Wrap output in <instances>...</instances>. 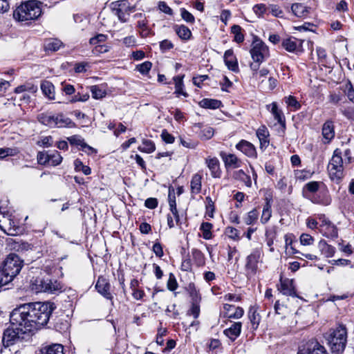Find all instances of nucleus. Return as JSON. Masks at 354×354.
Here are the masks:
<instances>
[{"label":"nucleus","mask_w":354,"mask_h":354,"mask_svg":"<svg viewBox=\"0 0 354 354\" xmlns=\"http://www.w3.org/2000/svg\"><path fill=\"white\" fill-rule=\"evenodd\" d=\"M223 60L225 66L230 71L236 73L239 72L238 60L232 48L225 50Z\"/></svg>","instance_id":"21"},{"label":"nucleus","mask_w":354,"mask_h":354,"mask_svg":"<svg viewBox=\"0 0 354 354\" xmlns=\"http://www.w3.org/2000/svg\"><path fill=\"white\" fill-rule=\"evenodd\" d=\"M149 21L146 17L137 22L136 27L140 30V36L146 38L155 35L154 32L149 27Z\"/></svg>","instance_id":"31"},{"label":"nucleus","mask_w":354,"mask_h":354,"mask_svg":"<svg viewBox=\"0 0 354 354\" xmlns=\"http://www.w3.org/2000/svg\"><path fill=\"white\" fill-rule=\"evenodd\" d=\"M106 84L93 85L89 87L92 97L95 100L104 98L107 93L106 90Z\"/></svg>","instance_id":"34"},{"label":"nucleus","mask_w":354,"mask_h":354,"mask_svg":"<svg viewBox=\"0 0 354 354\" xmlns=\"http://www.w3.org/2000/svg\"><path fill=\"white\" fill-rule=\"evenodd\" d=\"M205 162L210 171V174L214 178H221L222 176V169L218 159L216 157L208 156L205 158Z\"/></svg>","instance_id":"18"},{"label":"nucleus","mask_w":354,"mask_h":354,"mask_svg":"<svg viewBox=\"0 0 354 354\" xmlns=\"http://www.w3.org/2000/svg\"><path fill=\"white\" fill-rule=\"evenodd\" d=\"M320 184H323V183L319 181L307 183L302 187V196L314 204L323 206L329 205L332 202L329 190L325 185L320 187Z\"/></svg>","instance_id":"3"},{"label":"nucleus","mask_w":354,"mask_h":354,"mask_svg":"<svg viewBox=\"0 0 354 354\" xmlns=\"http://www.w3.org/2000/svg\"><path fill=\"white\" fill-rule=\"evenodd\" d=\"M37 120L43 125L53 128L54 115H49L47 113H41L37 115Z\"/></svg>","instance_id":"50"},{"label":"nucleus","mask_w":354,"mask_h":354,"mask_svg":"<svg viewBox=\"0 0 354 354\" xmlns=\"http://www.w3.org/2000/svg\"><path fill=\"white\" fill-rule=\"evenodd\" d=\"M251 57L254 62H263L270 57L268 46L257 37H255L254 41L250 50Z\"/></svg>","instance_id":"9"},{"label":"nucleus","mask_w":354,"mask_h":354,"mask_svg":"<svg viewBox=\"0 0 354 354\" xmlns=\"http://www.w3.org/2000/svg\"><path fill=\"white\" fill-rule=\"evenodd\" d=\"M49 162L48 163V166H53L56 167L59 165L63 160V157L60 154V153L57 151L54 150L53 151L49 153Z\"/></svg>","instance_id":"51"},{"label":"nucleus","mask_w":354,"mask_h":354,"mask_svg":"<svg viewBox=\"0 0 354 354\" xmlns=\"http://www.w3.org/2000/svg\"><path fill=\"white\" fill-rule=\"evenodd\" d=\"M107 39L108 36L106 35L98 33L89 39V44L93 46L99 45L100 43L106 41Z\"/></svg>","instance_id":"64"},{"label":"nucleus","mask_w":354,"mask_h":354,"mask_svg":"<svg viewBox=\"0 0 354 354\" xmlns=\"http://www.w3.org/2000/svg\"><path fill=\"white\" fill-rule=\"evenodd\" d=\"M73 165L76 172H82L86 176L91 174V168L88 165H84L80 158H76L73 161Z\"/></svg>","instance_id":"47"},{"label":"nucleus","mask_w":354,"mask_h":354,"mask_svg":"<svg viewBox=\"0 0 354 354\" xmlns=\"http://www.w3.org/2000/svg\"><path fill=\"white\" fill-rule=\"evenodd\" d=\"M280 292L286 296L297 297L294 281L292 279H286L280 280Z\"/></svg>","instance_id":"23"},{"label":"nucleus","mask_w":354,"mask_h":354,"mask_svg":"<svg viewBox=\"0 0 354 354\" xmlns=\"http://www.w3.org/2000/svg\"><path fill=\"white\" fill-rule=\"evenodd\" d=\"M262 250L260 248H255L246 257L245 270L248 279L256 275L259 269V264L262 262Z\"/></svg>","instance_id":"8"},{"label":"nucleus","mask_w":354,"mask_h":354,"mask_svg":"<svg viewBox=\"0 0 354 354\" xmlns=\"http://www.w3.org/2000/svg\"><path fill=\"white\" fill-rule=\"evenodd\" d=\"M73 66L75 73H84L87 71L86 68L91 66L90 63L87 62H74Z\"/></svg>","instance_id":"56"},{"label":"nucleus","mask_w":354,"mask_h":354,"mask_svg":"<svg viewBox=\"0 0 354 354\" xmlns=\"http://www.w3.org/2000/svg\"><path fill=\"white\" fill-rule=\"evenodd\" d=\"M230 29L231 33L234 35L233 41L238 44L243 43L245 39V34L242 27L239 25L234 24L231 26Z\"/></svg>","instance_id":"38"},{"label":"nucleus","mask_w":354,"mask_h":354,"mask_svg":"<svg viewBox=\"0 0 354 354\" xmlns=\"http://www.w3.org/2000/svg\"><path fill=\"white\" fill-rule=\"evenodd\" d=\"M95 288L97 292L107 299L112 300L113 296L110 292L111 284L104 277H98L95 284Z\"/></svg>","instance_id":"20"},{"label":"nucleus","mask_w":354,"mask_h":354,"mask_svg":"<svg viewBox=\"0 0 354 354\" xmlns=\"http://www.w3.org/2000/svg\"><path fill=\"white\" fill-rule=\"evenodd\" d=\"M322 135L323 136V143L324 145L330 144L335 136V125L332 120H326L322 125Z\"/></svg>","instance_id":"17"},{"label":"nucleus","mask_w":354,"mask_h":354,"mask_svg":"<svg viewBox=\"0 0 354 354\" xmlns=\"http://www.w3.org/2000/svg\"><path fill=\"white\" fill-rule=\"evenodd\" d=\"M319 231L324 236L334 239L337 237V228L332 223H321Z\"/></svg>","instance_id":"24"},{"label":"nucleus","mask_w":354,"mask_h":354,"mask_svg":"<svg viewBox=\"0 0 354 354\" xmlns=\"http://www.w3.org/2000/svg\"><path fill=\"white\" fill-rule=\"evenodd\" d=\"M55 308L54 304L50 302H32L15 308L10 315L11 327L6 329L3 334L4 346L15 344L20 341L21 335L46 325Z\"/></svg>","instance_id":"1"},{"label":"nucleus","mask_w":354,"mask_h":354,"mask_svg":"<svg viewBox=\"0 0 354 354\" xmlns=\"http://www.w3.org/2000/svg\"><path fill=\"white\" fill-rule=\"evenodd\" d=\"M62 45V42L58 39H50L44 44L46 51H57Z\"/></svg>","instance_id":"49"},{"label":"nucleus","mask_w":354,"mask_h":354,"mask_svg":"<svg viewBox=\"0 0 354 354\" xmlns=\"http://www.w3.org/2000/svg\"><path fill=\"white\" fill-rule=\"evenodd\" d=\"M298 354H328L325 347L317 339H312L299 348Z\"/></svg>","instance_id":"12"},{"label":"nucleus","mask_w":354,"mask_h":354,"mask_svg":"<svg viewBox=\"0 0 354 354\" xmlns=\"http://www.w3.org/2000/svg\"><path fill=\"white\" fill-rule=\"evenodd\" d=\"M57 128H76L77 124L71 118L65 117L63 113H59V123H56Z\"/></svg>","instance_id":"44"},{"label":"nucleus","mask_w":354,"mask_h":354,"mask_svg":"<svg viewBox=\"0 0 354 354\" xmlns=\"http://www.w3.org/2000/svg\"><path fill=\"white\" fill-rule=\"evenodd\" d=\"M318 248L322 254L327 258L333 257L336 251L335 247L328 244L324 240L319 242Z\"/></svg>","instance_id":"37"},{"label":"nucleus","mask_w":354,"mask_h":354,"mask_svg":"<svg viewBox=\"0 0 354 354\" xmlns=\"http://www.w3.org/2000/svg\"><path fill=\"white\" fill-rule=\"evenodd\" d=\"M225 310V316L228 318L239 319L244 313V310L241 307H236L230 304H225L223 306Z\"/></svg>","instance_id":"25"},{"label":"nucleus","mask_w":354,"mask_h":354,"mask_svg":"<svg viewBox=\"0 0 354 354\" xmlns=\"http://www.w3.org/2000/svg\"><path fill=\"white\" fill-rule=\"evenodd\" d=\"M42 5L43 3L39 0H27L17 3L12 12L13 18L26 25L30 24L41 16Z\"/></svg>","instance_id":"2"},{"label":"nucleus","mask_w":354,"mask_h":354,"mask_svg":"<svg viewBox=\"0 0 354 354\" xmlns=\"http://www.w3.org/2000/svg\"><path fill=\"white\" fill-rule=\"evenodd\" d=\"M185 74H180L173 77L172 80L175 86V91L174 94L176 97L180 95L187 97H189L188 93L185 91V86L184 84Z\"/></svg>","instance_id":"22"},{"label":"nucleus","mask_w":354,"mask_h":354,"mask_svg":"<svg viewBox=\"0 0 354 354\" xmlns=\"http://www.w3.org/2000/svg\"><path fill=\"white\" fill-rule=\"evenodd\" d=\"M23 263L24 261L21 259L17 254L14 253L8 254L3 261L1 268V273L5 280L3 281V279H1L0 286L12 281L20 272L23 267Z\"/></svg>","instance_id":"5"},{"label":"nucleus","mask_w":354,"mask_h":354,"mask_svg":"<svg viewBox=\"0 0 354 354\" xmlns=\"http://www.w3.org/2000/svg\"><path fill=\"white\" fill-rule=\"evenodd\" d=\"M329 176L331 180L335 182L337 184H339L342 182L344 178V167H332L329 172Z\"/></svg>","instance_id":"41"},{"label":"nucleus","mask_w":354,"mask_h":354,"mask_svg":"<svg viewBox=\"0 0 354 354\" xmlns=\"http://www.w3.org/2000/svg\"><path fill=\"white\" fill-rule=\"evenodd\" d=\"M90 95L88 93H81L80 92H78L76 94H74L73 96H72L71 99L70 100V103L73 104L76 103L77 102H86L89 100Z\"/></svg>","instance_id":"59"},{"label":"nucleus","mask_w":354,"mask_h":354,"mask_svg":"<svg viewBox=\"0 0 354 354\" xmlns=\"http://www.w3.org/2000/svg\"><path fill=\"white\" fill-rule=\"evenodd\" d=\"M266 109L272 114L274 119L277 120L279 124L278 133L283 136L286 131V119L283 110L279 106L277 102H272L269 104H266Z\"/></svg>","instance_id":"10"},{"label":"nucleus","mask_w":354,"mask_h":354,"mask_svg":"<svg viewBox=\"0 0 354 354\" xmlns=\"http://www.w3.org/2000/svg\"><path fill=\"white\" fill-rule=\"evenodd\" d=\"M252 10L259 18H262L267 12L268 7L265 3H257L253 6Z\"/></svg>","instance_id":"57"},{"label":"nucleus","mask_w":354,"mask_h":354,"mask_svg":"<svg viewBox=\"0 0 354 354\" xmlns=\"http://www.w3.org/2000/svg\"><path fill=\"white\" fill-rule=\"evenodd\" d=\"M242 324L240 322H234L230 327L224 330L223 333L230 340L234 341L241 334Z\"/></svg>","instance_id":"26"},{"label":"nucleus","mask_w":354,"mask_h":354,"mask_svg":"<svg viewBox=\"0 0 354 354\" xmlns=\"http://www.w3.org/2000/svg\"><path fill=\"white\" fill-rule=\"evenodd\" d=\"M188 290L192 299V303H199L201 301L200 294L196 289L194 284L190 283L189 285Z\"/></svg>","instance_id":"62"},{"label":"nucleus","mask_w":354,"mask_h":354,"mask_svg":"<svg viewBox=\"0 0 354 354\" xmlns=\"http://www.w3.org/2000/svg\"><path fill=\"white\" fill-rule=\"evenodd\" d=\"M125 3V0H117L110 4L112 13L118 17L121 23H126L129 21Z\"/></svg>","instance_id":"13"},{"label":"nucleus","mask_w":354,"mask_h":354,"mask_svg":"<svg viewBox=\"0 0 354 354\" xmlns=\"http://www.w3.org/2000/svg\"><path fill=\"white\" fill-rule=\"evenodd\" d=\"M41 354H64V346L59 344H53L44 347L41 351Z\"/></svg>","instance_id":"45"},{"label":"nucleus","mask_w":354,"mask_h":354,"mask_svg":"<svg viewBox=\"0 0 354 354\" xmlns=\"http://www.w3.org/2000/svg\"><path fill=\"white\" fill-rule=\"evenodd\" d=\"M68 143L71 147H75L79 151V148H82L85 143V139L79 134H75L66 138Z\"/></svg>","instance_id":"46"},{"label":"nucleus","mask_w":354,"mask_h":354,"mask_svg":"<svg viewBox=\"0 0 354 354\" xmlns=\"http://www.w3.org/2000/svg\"><path fill=\"white\" fill-rule=\"evenodd\" d=\"M316 53L317 55L318 62L321 63L323 66H325L327 63V53L324 48L323 47H317Z\"/></svg>","instance_id":"58"},{"label":"nucleus","mask_w":354,"mask_h":354,"mask_svg":"<svg viewBox=\"0 0 354 354\" xmlns=\"http://www.w3.org/2000/svg\"><path fill=\"white\" fill-rule=\"evenodd\" d=\"M283 102L286 105V109L288 111L295 112L301 108V104L298 100L297 97L292 95L284 96Z\"/></svg>","instance_id":"27"},{"label":"nucleus","mask_w":354,"mask_h":354,"mask_svg":"<svg viewBox=\"0 0 354 354\" xmlns=\"http://www.w3.org/2000/svg\"><path fill=\"white\" fill-rule=\"evenodd\" d=\"M169 205L170 211L171 212L172 214L174 215L176 221H180L181 218L178 214V211L176 207V196H175V192L173 187L170 186L169 187Z\"/></svg>","instance_id":"28"},{"label":"nucleus","mask_w":354,"mask_h":354,"mask_svg":"<svg viewBox=\"0 0 354 354\" xmlns=\"http://www.w3.org/2000/svg\"><path fill=\"white\" fill-rule=\"evenodd\" d=\"M173 29L178 37L183 41H188L192 37V31L184 24H175L173 26Z\"/></svg>","instance_id":"29"},{"label":"nucleus","mask_w":354,"mask_h":354,"mask_svg":"<svg viewBox=\"0 0 354 354\" xmlns=\"http://www.w3.org/2000/svg\"><path fill=\"white\" fill-rule=\"evenodd\" d=\"M330 164L331 165L332 167H344V161L342 158V152L341 149L337 148L333 151V157L330 160Z\"/></svg>","instance_id":"43"},{"label":"nucleus","mask_w":354,"mask_h":354,"mask_svg":"<svg viewBox=\"0 0 354 354\" xmlns=\"http://www.w3.org/2000/svg\"><path fill=\"white\" fill-rule=\"evenodd\" d=\"M152 68V63L150 61H145L142 64L136 66V70L142 75H147Z\"/></svg>","instance_id":"53"},{"label":"nucleus","mask_w":354,"mask_h":354,"mask_svg":"<svg viewBox=\"0 0 354 354\" xmlns=\"http://www.w3.org/2000/svg\"><path fill=\"white\" fill-rule=\"evenodd\" d=\"M248 318L254 330H256L260 323L261 316L254 307H250L248 311Z\"/></svg>","instance_id":"42"},{"label":"nucleus","mask_w":354,"mask_h":354,"mask_svg":"<svg viewBox=\"0 0 354 354\" xmlns=\"http://www.w3.org/2000/svg\"><path fill=\"white\" fill-rule=\"evenodd\" d=\"M310 8L301 3H295L291 6L292 13L297 17H306L309 14Z\"/></svg>","instance_id":"36"},{"label":"nucleus","mask_w":354,"mask_h":354,"mask_svg":"<svg viewBox=\"0 0 354 354\" xmlns=\"http://www.w3.org/2000/svg\"><path fill=\"white\" fill-rule=\"evenodd\" d=\"M313 174L314 171H311L309 169H297L295 171V177L297 180L304 181L306 180L310 179L313 176Z\"/></svg>","instance_id":"52"},{"label":"nucleus","mask_w":354,"mask_h":354,"mask_svg":"<svg viewBox=\"0 0 354 354\" xmlns=\"http://www.w3.org/2000/svg\"><path fill=\"white\" fill-rule=\"evenodd\" d=\"M143 147L139 146L138 149L146 153H151L156 150V145L154 142L149 139H143L142 141Z\"/></svg>","instance_id":"48"},{"label":"nucleus","mask_w":354,"mask_h":354,"mask_svg":"<svg viewBox=\"0 0 354 354\" xmlns=\"http://www.w3.org/2000/svg\"><path fill=\"white\" fill-rule=\"evenodd\" d=\"M303 42V40L298 39L292 36H289L288 37L282 39L281 46L289 53L299 55L303 53L304 51Z\"/></svg>","instance_id":"11"},{"label":"nucleus","mask_w":354,"mask_h":354,"mask_svg":"<svg viewBox=\"0 0 354 354\" xmlns=\"http://www.w3.org/2000/svg\"><path fill=\"white\" fill-rule=\"evenodd\" d=\"M256 136L259 140V148L264 151L270 145V132L265 124H261L256 131Z\"/></svg>","instance_id":"19"},{"label":"nucleus","mask_w":354,"mask_h":354,"mask_svg":"<svg viewBox=\"0 0 354 354\" xmlns=\"http://www.w3.org/2000/svg\"><path fill=\"white\" fill-rule=\"evenodd\" d=\"M212 228V225L211 223H202L200 227V230L202 232V236L205 239H210L212 238V232L211 230Z\"/></svg>","instance_id":"54"},{"label":"nucleus","mask_w":354,"mask_h":354,"mask_svg":"<svg viewBox=\"0 0 354 354\" xmlns=\"http://www.w3.org/2000/svg\"><path fill=\"white\" fill-rule=\"evenodd\" d=\"M194 127L201 129L200 133L198 134V137L201 138V140H209L214 135V129L212 127H205L204 128H203V124L201 122L195 123Z\"/></svg>","instance_id":"35"},{"label":"nucleus","mask_w":354,"mask_h":354,"mask_svg":"<svg viewBox=\"0 0 354 354\" xmlns=\"http://www.w3.org/2000/svg\"><path fill=\"white\" fill-rule=\"evenodd\" d=\"M344 93L347 96L348 100L354 104V86L349 80L345 84Z\"/></svg>","instance_id":"55"},{"label":"nucleus","mask_w":354,"mask_h":354,"mask_svg":"<svg viewBox=\"0 0 354 354\" xmlns=\"http://www.w3.org/2000/svg\"><path fill=\"white\" fill-rule=\"evenodd\" d=\"M31 288L37 292L55 293L62 288V286L57 280L37 277L31 281Z\"/></svg>","instance_id":"7"},{"label":"nucleus","mask_w":354,"mask_h":354,"mask_svg":"<svg viewBox=\"0 0 354 354\" xmlns=\"http://www.w3.org/2000/svg\"><path fill=\"white\" fill-rule=\"evenodd\" d=\"M340 112L346 119L354 122V106L341 109Z\"/></svg>","instance_id":"63"},{"label":"nucleus","mask_w":354,"mask_h":354,"mask_svg":"<svg viewBox=\"0 0 354 354\" xmlns=\"http://www.w3.org/2000/svg\"><path fill=\"white\" fill-rule=\"evenodd\" d=\"M235 148L248 158L256 159L258 156L255 146L246 140H241L236 144Z\"/></svg>","instance_id":"16"},{"label":"nucleus","mask_w":354,"mask_h":354,"mask_svg":"<svg viewBox=\"0 0 354 354\" xmlns=\"http://www.w3.org/2000/svg\"><path fill=\"white\" fill-rule=\"evenodd\" d=\"M180 16L184 21L191 24H194L195 23L194 16L191 12H189L187 9H185V8H181L180 9Z\"/></svg>","instance_id":"60"},{"label":"nucleus","mask_w":354,"mask_h":354,"mask_svg":"<svg viewBox=\"0 0 354 354\" xmlns=\"http://www.w3.org/2000/svg\"><path fill=\"white\" fill-rule=\"evenodd\" d=\"M200 107L206 109L215 110L220 109L223 106V103L221 100L212 98H203L198 102Z\"/></svg>","instance_id":"32"},{"label":"nucleus","mask_w":354,"mask_h":354,"mask_svg":"<svg viewBox=\"0 0 354 354\" xmlns=\"http://www.w3.org/2000/svg\"><path fill=\"white\" fill-rule=\"evenodd\" d=\"M202 175L198 173L194 174L190 181V192L192 195H197L201 193L202 188Z\"/></svg>","instance_id":"33"},{"label":"nucleus","mask_w":354,"mask_h":354,"mask_svg":"<svg viewBox=\"0 0 354 354\" xmlns=\"http://www.w3.org/2000/svg\"><path fill=\"white\" fill-rule=\"evenodd\" d=\"M260 192H263L264 204L262 209L257 207L248 214V221H257L261 212V221H268L272 216V205L273 203V191L271 189H261Z\"/></svg>","instance_id":"6"},{"label":"nucleus","mask_w":354,"mask_h":354,"mask_svg":"<svg viewBox=\"0 0 354 354\" xmlns=\"http://www.w3.org/2000/svg\"><path fill=\"white\" fill-rule=\"evenodd\" d=\"M233 178L241 182H243L244 185L248 187H252V180L250 176L247 174L243 169H239L234 172Z\"/></svg>","instance_id":"40"},{"label":"nucleus","mask_w":354,"mask_h":354,"mask_svg":"<svg viewBox=\"0 0 354 354\" xmlns=\"http://www.w3.org/2000/svg\"><path fill=\"white\" fill-rule=\"evenodd\" d=\"M0 229L9 236H18L25 231L24 225L21 223H0Z\"/></svg>","instance_id":"15"},{"label":"nucleus","mask_w":354,"mask_h":354,"mask_svg":"<svg viewBox=\"0 0 354 354\" xmlns=\"http://www.w3.org/2000/svg\"><path fill=\"white\" fill-rule=\"evenodd\" d=\"M37 160L39 165L47 166L49 162L48 151H39L37 155Z\"/></svg>","instance_id":"61"},{"label":"nucleus","mask_w":354,"mask_h":354,"mask_svg":"<svg viewBox=\"0 0 354 354\" xmlns=\"http://www.w3.org/2000/svg\"><path fill=\"white\" fill-rule=\"evenodd\" d=\"M324 338L333 353L343 352L347 343L346 326L339 325L336 328L330 329L324 335Z\"/></svg>","instance_id":"4"},{"label":"nucleus","mask_w":354,"mask_h":354,"mask_svg":"<svg viewBox=\"0 0 354 354\" xmlns=\"http://www.w3.org/2000/svg\"><path fill=\"white\" fill-rule=\"evenodd\" d=\"M37 86L34 84L32 82H26L24 84L19 85L17 86L14 89V93L16 94L24 93V92H28L30 93H35L37 91Z\"/></svg>","instance_id":"39"},{"label":"nucleus","mask_w":354,"mask_h":354,"mask_svg":"<svg viewBox=\"0 0 354 354\" xmlns=\"http://www.w3.org/2000/svg\"><path fill=\"white\" fill-rule=\"evenodd\" d=\"M41 90L44 95L48 100H53L55 98V86L49 80H43L41 82Z\"/></svg>","instance_id":"30"},{"label":"nucleus","mask_w":354,"mask_h":354,"mask_svg":"<svg viewBox=\"0 0 354 354\" xmlns=\"http://www.w3.org/2000/svg\"><path fill=\"white\" fill-rule=\"evenodd\" d=\"M222 159L225 168L228 170L229 169H236L242 165V161L235 154L227 153L225 151H221L218 153Z\"/></svg>","instance_id":"14"}]
</instances>
